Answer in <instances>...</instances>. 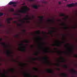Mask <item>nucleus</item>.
Listing matches in <instances>:
<instances>
[{
  "label": "nucleus",
  "instance_id": "obj_1",
  "mask_svg": "<svg viewBox=\"0 0 77 77\" xmlns=\"http://www.w3.org/2000/svg\"><path fill=\"white\" fill-rule=\"evenodd\" d=\"M23 7H24L25 9L22 10H20L19 11V12L20 13H23V14H26L27 12V11H28V8H26L25 6H24Z\"/></svg>",
  "mask_w": 77,
  "mask_h": 77
},
{
  "label": "nucleus",
  "instance_id": "obj_2",
  "mask_svg": "<svg viewBox=\"0 0 77 77\" xmlns=\"http://www.w3.org/2000/svg\"><path fill=\"white\" fill-rule=\"evenodd\" d=\"M56 42H57V44H53L52 45V46H56V47H60L61 45V43L59 42L58 41H56Z\"/></svg>",
  "mask_w": 77,
  "mask_h": 77
},
{
  "label": "nucleus",
  "instance_id": "obj_3",
  "mask_svg": "<svg viewBox=\"0 0 77 77\" xmlns=\"http://www.w3.org/2000/svg\"><path fill=\"white\" fill-rule=\"evenodd\" d=\"M19 51L23 52L26 51V47L23 46V47H22L21 46H20L19 48Z\"/></svg>",
  "mask_w": 77,
  "mask_h": 77
},
{
  "label": "nucleus",
  "instance_id": "obj_4",
  "mask_svg": "<svg viewBox=\"0 0 77 77\" xmlns=\"http://www.w3.org/2000/svg\"><path fill=\"white\" fill-rule=\"evenodd\" d=\"M74 5L77 6V3H75V4L72 3L71 4H68L67 5V6H68V7H72L73 6H74Z\"/></svg>",
  "mask_w": 77,
  "mask_h": 77
},
{
  "label": "nucleus",
  "instance_id": "obj_5",
  "mask_svg": "<svg viewBox=\"0 0 77 77\" xmlns=\"http://www.w3.org/2000/svg\"><path fill=\"white\" fill-rule=\"evenodd\" d=\"M13 18H8L7 19V23L8 24H11V22L9 21H11L13 20Z\"/></svg>",
  "mask_w": 77,
  "mask_h": 77
},
{
  "label": "nucleus",
  "instance_id": "obj_6",
  "mask_svg": "<svg viewBox=\"0 0 77 77\" xmlns=\"http://www.w3.org/2000/svg\"><path fill=\"white\" fill-rule=\"evenodd\" d=\"M46 71L48 73H50L51 74H53V71L51 69H48Z\"/></svg>",
  "mask_w": 77,
  "mask_h": 77
},
{
  "label": "nucleus",
  "instance_id": "obj_7",
  "mask_svg": "<svg viewBox=\"0 0 77 77\" xmlns=\"http://www.w3.org/2000/svg\"><path fill=\"white\" fill-rule=\"evenodd\" d=\"M16 4H17L16 2H12V1H11L8 3V4L9 5H16Z\"/></svg>",
  "mask_w": 77,
  "mask_h": 77
},
{
  "label": "nucleus",
  "instance_id": "obj_8",
  "mask_svg": "<svg viewBox=\"0 0 77 77\" xmlns=\"http://www.w3.org/2000/svg\"><path fill=\"white\" fill-rule=\"evenodd\" d=\"M43 59L45 60L46 63H49V62H48V58L47 57H44L43 58Z\"/></svg>",
  "mask_w": 77,
  "mask_h": 77
},
{
  "label": "nucleus",
  "instance_id": "obj_9",
  "mask_svg": "<svg viewBox=\"0 0 77 77\" xmlns=\"http://www.w3.org/2000/svg\"><path fill=\"white\" fill-rule=\"evenodd\" d=\"M26 18H24L23 19V20H31V18L29 17V16L26 15Z\"/></svg>",
  "mask_w": 77,
  "mask_h": 77
},
{
  "label": "nucleus",
  "instance_id": "obj_10",
  "mask_svg": "<svg viewBox=\"0 0 77 77\" xmlns=\"http://www.w3.org/2000/svg\"><path fill=\"white\" fill-rule=\"evenodd\" d=\"M24 75L25 77H27V76L28 77H31V75L30 74H27L26 73H24Z\"/></svg>",
  "mask_w": 77,
  "mask_h": 77
},
{
  "label": "nucleus",
  "instance_id": "obj_11",
  "mask_svg": "<svg viewBox=\"0 0 77 77\" xmlns=\"http://www.w3.org/2000/svg\"><path fill=\"white\" fill-rule=\"evenodd\" d=\"M14 23H16V24H17V26H19L20 27L22 26V23H17V21H14Z\"/></svg>",
  "mask_w": 77,
  "mask_h": 77
},
{
  "label": "nucleus",
  "instance_id": "obj_12",
  "mask_svg": "<svg viewBox=\"0 0 77 77\" xmlns=\"http://www.w3.org/2000/svg\"><path fill=\"white\" fill-rule=\"evenodd\" d=\"M6 53L7 54V56H10V54H11V53H12V52H11V51H9V50H8L7 51H6Z\"/></svg>",
  "mask_w": 77,
  "mask_h": 77
},
{
  "label": "nucleus",
  "instance_id": "obj_13",
  "mask_svg": "<svg viewBox=\"0 0 77 77\" xmlns=\"http://www.w3.org/2000/svg\"><path fill=\"white\" fill-rule=\"evenodd\" d=\"M32 60H33L34 61L36 60H41V58L39 57H38L37 58H32Z\"/></svg>",
  "mask_w": 77,
  "mask_h": 77
},
{
  "label": "nucleus",
  "instance_id": "obj_14",
  "mask_svg": "<svg viewBox=\"0 0 77 77\" xmlns=\"http://www.w3.org/2000/svg\"><path fill=\"white\" fill-rule=\"evenodd\" d=\"M70 71H71V72H73V73H74V74H77V72L75 71V70L73 69L70 70Z\"/></svg>",
  "mask_w": 77,
  "mask_h": 77
},
{
  "label": "nucleus",
  "instance_id": "obj_15",
  "mask_svg": "<svg viewBox=\"0 0 77 77\" xmlns=\"http://www.w3.org/2000/svg\"><path fill=\"white\" fill-rule=\"evenodd\" d=\"M61 25H62V26H65V27H64V28L65 29H68V27L66 26V25L65 23H62L61 24Z\"/></svg>",
  "mask_w": 77,
  "mask_h": 77
},
{
  "label": "nucleus",
  "instance_id": "obj_16",
  "mask_svg": "<svg viewBox=\"0 0 77 77\" xmlns=\"http://www.w3.org/2000/svg\"><path fill=\"white\" fill-rule=\"evenodd\" d=\"M61 76H63L64 77H67V75L65 73H62L60 74Z\"/></svg>",
  "mask_w": 77,
  "mask_h": 77
},
{
  "label": "nucleus",
  "instance_id": "obj_17",
  "mask_svg": "<svg viewBox=\"0 0 77 77\" xmlns=\"http://www.w3.org/2000/svg\"><path fill=\"white\" fill-rule=\"evenodd\" d=\"M39 17L40 18V21H41V23H42L43 21V18H44V17L43 16H40Z\"/></svg>",
  "mask_w": 77,
  "mask_h": 77
},
{
  "label": "nucleus",
  "instance_id": "obj_18",
  "mask_svg": "<svg viewBox=\"0 0 77 77\" xmlns=\"http://www.w3.org/2000/svg\"><path fill=\"white\" fill-rule=\"evenodd\" d=\"M1 44L2 45L4 46V48H6V47H7V46L6 45H5V43H2Z\"/></svg>",
  "mask_w": 77,
  "mask_h": 77
},
{
  "label": "nucleus",
  "instance_id": "obj_19",
  "mask_svg": "<svg viewBox=\"0 0 77 77\" xmlns=\"http://www.w3.org/2000/svg\"><path fill=\"white\" fill-rule=\"evenodd\" d=\"M32 7L34 9H38V7L37 5H34L32 6Z\"/></svg>",
  "mask_w": 77,
  "mask_h": 77
},
{
  "label": "nucleus",
  "instance_id": "obj_20",
  "mask_svg": "<svg viewBox=\"0 0 77 77\" xmlns=\"http://www.w3.org/2000/svg\"><path fill=\"white\" fill-rule=\"evenodd\" d=\"M54 32H55V31H51L49 32V34H50V35H52V34H53V33Z\"/></svg>",
  "mask_w": 77,
  "mask_h": 77
},
{
  "label": "nucleus",
  "instance_id": "obj_21",
  "mask_svg": "<svg viewBox=\"0 0 77 77\" xmlns=\"http://www.w3.org/2000/svg\"><path fill=\"white\" fill-rule=\"evenodd\" d=\"M67 48L68 50H69V51L70 52H72V50L71 49L69 48L68 47H67Z\"/></svg>",
  "mask_w": 77,
  "mask_h": 77
},
{
  "label": "nucleus",
  "instance_id": "obj_22",
  "mask_svg": "<svg viewBox=\"0 0 77 77\" xmlns=\"http://www.w3.org/2000/svg\"><path fill=\"white\" fill-rule=\"evenodd\" d=\"M60 59H61L63 60L62 61V62H65V60L64 59V58H63V57H61L60 58Z\"/></svg>",
  "mask_w": 77,
  "mask_h": 77
},
{
  "label": "nucleus",
  "instance_id": "obj_23",
  "mask_svg": "<svg viewBox=\"0 0 77 77\" xmlns=\"http://www.w3.org/2000/svg\"><path fill=\"white\" fill-rule=\"evenodd\" d=\"M24 42L26 43H30V41H29L28 40H25L24 41Z\"/></svg>",
  "mask_w": 77,
  "mask_h": 77
},
{
  "label": "nucleus",
  "instance_id": "obj_24",
  "mask_svg": "<svg viewBox=\"0 0 77 77\" xmlns=\"http://www.w3.org/2000/svg\"><path fill=\"white\" fill-rule=\"evenodd\" d=\"M19 21H20V22H21V23H25V21L23 20H19Z\"/></svg>",
  "mask_w": 77,
  "mask_h": 77
},
{
  "label": "nucleus",
  "instance_id": "obj_25",
  "mask_svg": "<svg viewBox=\"0 0 77 77\" xmlns=\"http://www.w3.org/2000/svg\"><path fill=\"white\" fill-rule=\"evenodd\" d=\"M40 33V31L39 30H38V31H36L35 32V34H39Z\"/></svg>",
  "mask_w": 77,
  "mask_h": 77
},
{
  "label": "nucleus",
  "instance_id": "obj_26",
  "mask_svg": "<svg viewBox=\"0 0 77 77\" xmlns=\"http://www.w3.org/2000/svg\"><path fill=\"white\" fill-rule=\"evenodd\" d=\"M60 16L61 17H65V15L64 14H60Z\"/></svg>",
  "mask_w": 77,
  "mask_h": 77
},
{
  "label": "nucleus",
  "instance_id": "obj_27",
  "mask_svg": "<svg viewBox=\"0 0 77 77\" xmlns=\"http://www.w3.org/2000/svg\"><path fill=\"white\" fill-rule=\"evenodd\" d=\"M48 21L49 22H52V23L54 22V21L53 20H48Z\"/></svg>",
  "mask_w": 77,
  "mask_h": 77
},
{
  "label": "nucleus",
  "instance_id": "obj_28",
  "mask_svg": "<svg viewBox=\"0 0 77 77\" xmlns=\"http://www.w3.org/2000/svg\"><path fill=\"white\" fill-rule=\"evenodd\" d=\"M10 71H11V72H14V69H10Z\"/></svg>",
  "mask_w": 77,
  "mask_h": 77
},
{
  "label": "nucleus",
  "instance_id": "obj_29",
  "mask_svg": "<svg viewBox=\"0 0 77 77\" xmlns=\"http://www.w3.org/2000/svg\"><path fill=\"white\" fill-rule=\"evenodd\" d=\"M63 67L65 68H68V66L66 65H64L63 66Z\"/></svg>",
  "mask_w": 77,
  "mask_h": 77
},
{
  "label": "nucleus",
  "instance_id": "obj_30",
  "mask_svg": "<svg viewBox=\"0 0 77 77\" xmlns=\"http://www.w3.org/2000/svg\"><path fill=\"white\" fill-rule=\"evenodd\" d=\"M33 69H34V70H35L36 71H38V69H37V68H34Z\"/></svg>",
  "mask_w": 77,
  "mask_h": 77
},
{
  "label": "nucleus",
  "instance_id": "obj_31",
  "mask_svg": "<svg viewBox=\"0 0 77 77\" xmlns=\"http://www.w3.org/2000/svg\"><path fill=\"white\" fill-rule=\"evenodd\" d=\"M57 53H58L60 54L61 53H65V52H61V51H57Z\"/></svg>",
  "mask_w": 77,
  "mask_h": 77
},
{
  "label": "nucleus",
  "instance_id": "obj_32",
  "mask_svg": "<svg viewBox=\"0 0 77 77\" xmlns=\"http://www.w3.org/2000/svg\"><path fill=\"white\" fill-rule=\"evenodd\" d=\"M20 46H24V44H21L19 45Z\"/></svg>",
  "mask_w": 77,
  "mask_h": 77
},
{
  "label": "nucleus",
  "instance_id": "obj_33",
  "mask_svg": "<svg viewBox=\"0 0 77 77\" xmlns=\"http://www.w3.org/2000/svg\"><path fill=\"white\" fill-rule=\"evenodd\" d=\"M3 13H0V17H1V16H2L3 15Z\"/></svg>",
  "mask_w": 77,
  "mask_h": 77
},
{
  "label": "nucleus",
  "instance_id": "obj_34",
  "mask_svg": "<svg viewBox=\"0 0 77 77\" xmlns=\"http://www.w3.org/2000/svg\"><path fill=\"white\" fill-rule=\"evenodd\" d=\"M35 55V56H37L38 55V53L37 52L35 53V54H34Z\"/></svg>",
  "mask_w": 77,
  "mask_h": 77
},
{
  "label": "nucleus",
  "instance_id": "obj_35",
  "mask_svg": "<svg viewBox=\"0 0 77 77\" xmlns=\"http://www.w3.org/2000/svg\"><path fill=\"white\" fill-rule=\"evenodd\" d=\"M51 29H53V30H55V29H56V28L54 27H51Z\"/></svg>",
  "mask_w": 77,
  "mask_h": 77
},
{
  "label": "nucleus",
  "instance_id": "obj_36",
  "mask_svg": "<svg viewBox=\"0 0 77 77\" xmlns=\"http://www.w3.org/2000/svg\"><path fill=\"white\" fill-rule=\"evenodd\" d=\"M74 57H77V54H75L74 56Z\"/></svg>",
  "mask_w": 77,
  "mask_h": 77
},
{
  "label": "nucleus",
  "instance_id": "obj_37",
  "mask_svg": "<svg viewBox=\"0 0 77 77\" xmlns=\"http://www.w3.org/2000/svg\"><path fill=\"white\" fill-rule=\"evenodd\" d=\"M56 65L57 66H60V64H56Z\"/></svg>",
  "mask_w": 77,
  "mask_h": 77
},
{
  "label": "nucleus",
  "instance_id": "obj_38",
  "mask_svg": "<svg viewBox=\"0 0 77 77\" xmlns=\"http://www.w3.org/2000/svg\"><path fill=\"white\" fill-rule=\"evenodd\" d=\"M57 71H60V69L59 68H57Z\"/></svg>",
  "mask_w": 77,
  "mask_h": 77
},
{
  "label": "nucleus",
  "instance_id": "obj_39",
  "mask_svg": "<svg viewBox=\"0 0 77 77\" xmlns=\"http://www.w3.org/2000/svg\"><path fill=\"white\" fill-rule=\"evenodd\" d=\"M11 12H13V11H14V9L13 8H12L11 9Z\"/></svg>",
  "mask_w": 77,
  "mask_h": 77
},
{
  "label": "nucleus",
  "instance_id": "obj_40",
  "mask_svg": "<svg viewBox=\"0 0 77 77\" xmlns=\"http://www.w3.org/2000/svg\"><path fill=\"white\" fill-rule=\"evenodd\" d=\"M45 52H48V50L47 49H45Z\"/></svg>",
  "mask_w": 77,
  "mask_h": 77
},
{
  "label": "nucleus",
  "instance_id": "obj_41",
  "mask_svg": "<svg viewBox=\"0 0 77 77\" xmlns=\"http://www.w3.org/2000/svg\"><path fill=\"white\" fill-rule=\"evenodd\" d=\"M42 34H45V32H44L43 31H42Z\"/></svg>",
  "mask_w": 77,
  "mask_h": 77
},
{
  "label": "nucleus",
  "instance_id": "obj_42",
  "mask_svg": "<svg viewBox=\"0 0 77 77\" xmlns=\"http://www.w3.org/2000/svg\"><path fill=\"white\" fill-rule=\"evenodd\" d=\"M15 15H19V14H14Z\"/></svg>",
  "mask_w": 77,
  "mask_h": 77
},
{
  "label": "nucleus",
  "instance_id": "obj_43",
  "mask_svg": "<svg viewBox=\"0 0 77 77\" xmlns=\"http://www.w3.org/2000/svg\"><path fill=\"white\" fill-rule=\"evenodd\" d=\"M13 6H14V7H15V6H16L17 5H13Z\"/></svg>",
  "mask_w": 77,
  "mask_h": 77
},
{
  "label": "nucleus",
  "instance_id": "obj_44",
  "mask_svg": "<svg viewBox=\"0 0 77 77\" xmlns=\"http://www.w3.org/2000/svg\"><path fill=\"white\" fill-rule=\"evenodd\" d=\"M23 32H26V30H25V29L23 30Z\"/></svg>",
  "mask_w": 77,
  "mask_h": 77
},
{
  "label": "nucleus",
  "instance_id": "obj_45",
  "mask_svg": "<svg viewBox=\"0 0 77 77\" xmlns=\"http://www.w3.org/2000/svg\"><path fill=\"white\" fill-rule=\"evenodd\" d=\"M38 39H42V38H40V37H39L38 38Z\"/></svg>",
  "mask_w": 77,
  "mask_h": 77
},
{
  "label": "nucleus",
  "instance_id": "obj_46",
  "mask_svg": "<svg viewBox=\"0 0 77 77\" xmlns=\"http://www.w3.org/2000/svg\"><path fill=\"white\" fill-rule=\"evenodd\" d=\"M66 45L67 46V45H70L69 44H67Z\"/></svg>",
  "mask_w": 77,
  "mask_h": 77
},
{
  "label": "nucleus",
  "instance_id": "obj_47",
  "mask_svg": "<svg viewBox=\"0 0 77 77\" xmlns=\"http://www.w3.org/2000/svg\"><path fill=\"white\" fill-rule=\"evenodd\" d=\"M2 41V38H0V41Z\"/></svg>",
  "mask_w": 77,
  "mask_h": 77
},
{
  "label": "nucleus",
  "instance_id": "obj_48",
  "mask_svg": "<svg viewBox=\"0 0 77 77\" xmlns=\"http://www.w3.org/2000/svg\"><path fill=\"white\" fill-rule=\"evenodd\" d=\"M59 5H60V4H61V2H59Z\"/></svg>",
  "mask_w": 77,
  "mask_h": 77
},
{
  "label": "nucleus",
  "instance_id": "obj_49",
  "mask_svg": "<svg viewBox=\"0 0 77 77\" xmlns=\"http://www.w3.org/2000/svg\"><path fill=\"white\" fill-rule=\"evenodd\" d=\"M75 28H76L75 26H74V27H73V29H75Z\"/></svg>",
  "mask_w": 77,
  "mask_h": 77
},
{
  "label": "nucleus",
  "instance_id": "obj_50",
  "mask_svg": "<svg viewBox=\"0 0 77 77\" xmlns=\"http://www.w3.org/2000/svg\"><path fill=\"white\" fill-rule=\"evenodd\" d=\"M26 23H30V21H27Z\"/></svg>",
  "mask_w": 77,
  "mask_h": 77
},
{
  "label": "nucleus",
  "instance_id": "obj_51",
  "mask_svg": "<svg viewBox=\"0 0 77 77\" xmlns=\"http://www.w3.org/2000/svg\"><path fill=\"white\" fill-rule=\"evenodd\" d=\"M29 0V1H33V0Z\"/></svg>",
  "mask_w": 77,
  "mask_h": 77
},
{
  "label": "nucleus",
  "instance_id": "obj_52",
  "mask_svg": "<svg viewBox=\"0 0 77 77\" xmlns=\"http://www.w3.org/2000/svg\"><path fill=\"white\" fill-rule=\"evenodd\" d=\"M34 77H37V76L34 75Z\"/></svg>",
  "mask_w": 77,
  "mask_h": 77
},
{
  "label": "nucleus",
  "instance_id": "obj_53",
  "mask_svg": "<svg viewBox=\"0 0 77 77\" xmlns=\"http://www.w3.org/2000/svg\"><path fill=\"white\" fill-rule=\"evenodd\" d=\"M0 26H2V25L0 24Z\"/></svg>",
  "mask_w": 77,
  "mask_h": 77
},
{
  "label": "nucleus",
  "instance_id": "obj_54",
  "mask_svg": "<svg viewBox=\"0 0 77 77\" xmlns=\"http://www.w3.org/2000/svg\"><path fill=\"white\" fill-rule=\"evenodd\" d=\"M14 62H17V61L15 60H14Z\"/></svg>",
  "mask_w": 77,
  "mask_h": 77
},
{
  "label": "nucleus",
  "instance_id": "obj_55",
  "mask_svg": "<svg viewBox=\"0 0 77 77\" xmlns=\"http://www.w3.org/2000/svg\"><path fill=\"white\" fill-rule=\"evenodd\" d=\"M16 37H18V35H17L16 36Z\"/></svg>",
  "mask_w": 77,
  "mask_h": 77
},
{
  "label": "nucleus",
  "instance_id": "obj_56",
  "mask_svg": "<svg viewBox=\"0 0 77 77\" xmlns=\"http://www.w3.org/2000/svg\"><path fill=\"white\" fill-rule=\"evenodd\" d=\"M48 50H50V48H48Z\"/></svg>",
  "mask_w": 77,
  "mask_h": 77
},
{
  "label": "nucleus",
  "instance_id": "obj_57",
  "mask_svg": "<svg viewBox=\"0 0 77 77\" xmlns=\"http://www.w3.org/2000/svg\"><path fill=\"white\" fill-rule=\"evenodd\" d=\"M64 1H67V0H64Z\"/></svg>",
  "mask_w": 77,
  "mask_h": 77
},
{
  "label": "nucleus",
  "instance_id": "obj_58",
  "mask_svg": "<svg viewBox=\"0 0 77 77\" xmlns=\"http://www.w3.org/2000/svg\"><path fill=\"white\" fill-rule=\"evenodd\" d=\"M62 42V43H64V42Z\"/></svg>",
  "mask_w": 77,
  "mask_h": 77
},
{
  "label": "nucleus",
  "instance_id": "obj_59",
  "mask_svg": "<svg viewBox=\"0 0 77 77\" xmlns=\"http://www.w3.org/2000/svg\"><path fill=\"white\" fill-rule=\"evenodd\" d=\"M41 48H43L42 47H41Z\"/></svg>",
  "mask_w": 77,
  "mask_h": 77
},
{
  "label": "nucleus",
  "instance_id": "obj_60",
  "mask_svg": "<svg viewBox=\"0 0 77 77\" xmlns=\"http://www.w3.org/2000/svg\"><path fill=\"white\" fill-rule=\"evenodd\" d=\"M32 47H33V46H31Z\"/></svg>",
  "mask_w": 77,
  "mask_h": 77
},
{
  "label": "nucleus",
  "instance_id": "obj_61",
  "mask_svg": "<svg viewBox=\"0 0 77 77\" xmlns=\"http://www.w3.org/2000/svg\"><path fill=\"white\" fill-rule=\"evenodd\" d=\"M63 38H64V35H63Z\"/></svg>",
  "mask_w": 77,
  "mask_h": 77
},
{
  "label": "nucleus",
  "instance_id": "obj_62",
  "mask_svg": "<svg viewBox=\"0 0 77 77\" xmlns=\"http://www.w3.org/2000/svg\"><path fill=\"white\" fill-rule=\"evenodd\" d=\"M39 46H40V47H41V46H40V45H39Z\"/></svg>",
  "mask_w": 77,
  "mask_h": 77
},
{
  "label": "nucleus",
  "instance_id": "obj_63",
  "mask_svg": "<svg viewBox=\"0 0 77 77\" xmlns=\"http://www.w3.org/2000/svg\"><path fill=\"white\" fill-rule=\"evenodd\" d=\"M58 61H59V60H58Z\"/></svg>",
  "mask_w": 77,
  "mask_h": 77
},
{
  "label": "nucleus",
  "instance_id": "obj_64",
  "mask_svg": "<svg viewBox=\"0 0 77 77\" xmlns=\"http://www.w3.org/2000/svg\"><path fill=\"white\" fill-rule=\"evenodd\" d=\"M44 44H45V43H43Z\"/></svg>",
  "mask_w": 77,
  "mask_h": 77
}]
</instances>
